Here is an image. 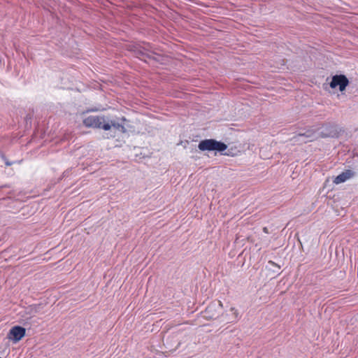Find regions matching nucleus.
Instances as JSON below:
<instances>
[{
	"instance_id": "f257e3e1",
	"label": "nucleus",
	"mask_w": 358,
	"mask_h": 358,
	"mask_svg": "<svg viewBox=\"0 0 358 358\" xmlns=\"http://www.w3.org/2000/svg\"><path fill=\"white\" fill-rule=\"evenodd\" d=\"M125 118L122 117L120 120H110L108 117L90 115L83 120V124L87 127L98 128L105 131L114 129L122 133L126 132V129L123 122Z\"/></svg>"
},
{
	"instance_id": "f03ea898",
	"label": "nucleus",
	"mask_w": 358,
	"mask_h": 358,
	"mask_svg": "<svg viewBox=\"0 0 358 358\" xmlns=\"http://www.w3.org/2000/svg\"><path fill=\"white\" fill-rule=\"evenodd\" d=\"M198 148L200 150L205 151H218V152H222L224 151L227 146L226 144L222 142L217 141L214 139H207L201 141Z\"/></svg>"
},
{
	"instance_id": "7ed1b4c3",
	"label": "nucleus",
	"mask_w": 358,
	"mask_h": 358,
	"mask_svg": "<svg viewBox=\"0 0 358 358\" xmlns=\"http://www.w3.org/2000/svg\"><path fill=\"white\" fill-rule=\"evenodd\" d=\"M324 127H322L318 129V131L308 130L303 134H300L298 136L301 138V141L308 142L312 141L319 137H326L327 134H324L323 130Z\"/></svg>"
},
{
	"instance_id": "20e7f679",
	"label": "nucleus",
	"mask_w": 358,
	"mask_h": 358,
	"mask_svg": "<svg viewBox=\"0 0 358 358\" xmlns=\"http://www.w3.org/2000/svg\"><path fill=\"white\" fill-rule=\"evenodd\" d=\"M26 334V329L20 326L13 327L7 334V338L13 343H18Z\"/></svg>"
},
{
	"instance_id": "39448f33",
	"label": "nucleus",
	"mask_w": 358,
	"mask_h": 358,
	"mask_svg": "<svg viewBox=\"0 0 358 358\" xmlns=\"http://www.w3.org/2000/svg\"><path fill=\"white\" fill-rule=\"evenodd\" d=\"M349 84V80L344 75H336L332 77L330 83V87L332 89L338 87L341 92L345 90L346 87Z\"/></svg>"
},
{
	"instance_id": "423d86ee",
	"label": "nucleus",
	"mask_w": 358,
	"mask_h": 358,
	"mask_svg": "<svg viewBox=\"0 0 358 358\" xmlns=\"http://www.w3.org/2000/svg\"><path fill=\"white\" fill-rule=\"evenodd\" d=\"M352 176V173L350 171H347L339 174L334 180L335 184H340L345 182Z\"/></svg>"
},
{
	"instance_id": "0eeeda50",
	"label": "nucleus",
	"mask_w": 358,
	"mask_h": 358,
	"mask_svg": "<svg viewBox=\"0 0 358 358\" xmlns=\"http://www.w3.org/2000/svg\"><path fill=\"white\" fill-rule=\"evenodd\" d=\"M216 308V305H210L206 308V314L211 312L212 310H215Z\"/></svg>"
},
{
	"instance_id": "6e6552de",
	"label": "nucleus",
	"mask_w": 358,
	"mask_h": 358,
	"mask_svg": "<svg viewBox=\"0 0 358 358\" xmlns=\"http://www.w3.org/2000/svg\"><path fill=\"white\" fill-rule=\"evenodd\" d=\"M231 311H234V314L236 315V316H237L238 313H237V310L234 308H231Z\"/></svg>"
},
{
	"instance_id": "1a4fd4ad",
	"label": "nucleus",
	"mask_w": 358,
	"mask_h": 358,
	"mask_svg": "<svg viewBox=\"0 0 358 358\" xmlns=\"http://www.w3.org/2000/svg\"><path fill=\"white\" fill-rule=\"evenodd\" d=\"M5 163L6 164V166H10L12 164V163L8 162V161H5Z\"/></svg>"
},
{
	"instance_id": "9d476101",
	"label": "nucleus",
	"mask_w": 358,
	"mask_h": 358,
	"mask_svg": "<svg viewBox=\"0 0 358 358\" xmlns=\"http://www.w3.org/2000/svg\"><path fill=\"white\" fill-rule=\"evenodd\" d=\"M207 317H210V318H214L216 316L213 314L212 315H210V316H206Z\"/></svg>"
},
{
	"instance_id": "9b49d317",
	"label": "nucleus",
	"mask_w": 358,
	"mask_h": 358,
	"mask_svg": "<svg viewBox=\"0 0 358 358\" xmlns=\"http://www.w3.org/2000/svg\"><path fill=\"white\" fill-rule=\"evenodd\" d=\"M264 231L267 233V229L266 227L264 228Z\"/></svg>"
},
{
	"instance_id": "f8f14e48",
	"label": "nucleus",
	"mask_w": 358,
	"mask_h": 358,
	"mask_svg": "<svg viewBox=\"0 0 358 358\" xmlns=\"http://www.w3.org/2000/svg\"><path fill=\"white\" fill-rule=\"evenodd\" d=\"M218 306H222V303L220 301L218 302Z\"/></svg>"
},
{
	"instance_id": "ddd939ff",
	"label": "nucleus",
	"mask_w": 358,
	"mask_h": 358,
	"mask_svg": "<svg viewBox=\"0 0 358 358\" xmlns=\"http://www.w3.org/2000/svg\"><path fill=\"white\" fill-rule=\"evenodd\" d=\"M0 358H1V357H0Z\"/></svg>"
}]
</instances>
